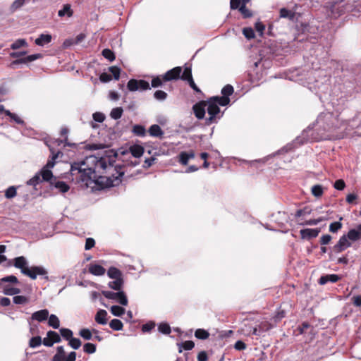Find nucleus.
I'll use <instances>...</instances> for the list:
<instances>
[{
  "label": "nucleus",
  "instance_id": "1",
  "mask_svg": "<svg viewBox=\"0 0 361 361\" xmlns=\"http://www.w3.org/2000/svg\"><path fill=\"white\" fill-rule=\"evenodd\" d=\"M90 159L95 161L94 169L90 167L83 168L84 161L73 163L71 167L72 180L80 184L82 188L92 190H100L106 188L116 186L121 182V177L124 175L123 166L114 165L109 158L94 157Z\"/></svg>",
  "mask_w": 361,
  "mask_h": 361
},
{
  "label": "nucleus",
  "instance_id": "2",
  "mask_svg": "<svg viewBox=\"0 0 361 361\" xmlns=\"http://www.w3.org/2000/svg\"><path fill=\"white\" fill-rule=\"evenodd\" d=\"M13 261V266L16 268L20 269L22 274L29 276L30 279L33 280L36 279L37 276L39 275L44 276L46 280H49L47 271L44 267L39 266H33L30 268L27 267V262L25 257L20 256L16 257Z\"/></svg>",
  "mask_w": 361,
  "mask_h": 361
},
{
  "label": "nucleus",
  "instance_id": "3",
  "mask_svg": "<svg viewBox=\"0 0 361 361\" xmlns=\"http://www.w3.org/2000/svg\"><path fill=\"white\" fill-rule=\"evenodd\" d=\"M206 102V107L207 106V113L209 117L206 118V124L210 125L216 122V116L220 113L219 102L215 99V97L209 98Z\"/></svg>",
  "mask_w": 361,
  "mask_h": 361
},
{
  "label": "nucleus",
  "instance_id": "4",
  "mask_svg": "<svg viewBox=\"0 0 361 361\" xmlns=\"http://www.w3.org/2000/svg\"><path fill=\"white\" fill-rule=\"evenodd\" d=\"M102 293L107 299L116 300L123 306L128 305V298L123 291L118 290L115 293L110 290H104Z\"/></svg>",
  "mask_w": 361,
  "mask_h": 361
},
{
  "label": "nucleus",
  "instance_id": "5",
  "mask_svg": "<svg viewBox=\"0 0 361 361\" xmlns=\"http://www.w3.org/2000/svg\"><path fill=\"white\" fill-rule=\"evenodd\" d=\"M234 92L233 87L231 85H225L221 90L222 96H214L215 99L219 102V104L225 106L230 103L229 96Z\"/></svg>",
  "mask_w": 361,
  "mask_h": 361
},
{
  "label": "nucleus",
  "instance_id": "6",
  "mask_svg": "<svg viewBox=\"0 0 361 361\" xmlns=\"http://www.w3.org/2000/svg\"><path fill=\"white\" fill-rule=\"evenodd\" d=\"M76 353L75 351L71 352L66 356V352L63 346H58L56 348V353L53 356L51 361H75Z\"/></svg>",
  "mask_w": 361,
  "mask_h": 361
},
{
  "label": "nucleus",
  "instance_id": "7",
  "mask_svg": "<svg viewBox=\"0 0 361 361\" xmlns=\"http://www.w3.org/2000/svg\"><path fill=\"white\" fill-rule=\"evenodd\" d=\"M61 341V336L56 331H49L47 337L43 339V344L47 347H51L54 343Z\"/></svg>",
  "mask_w": 361,
  "mask_h": 361
},
{
  "label": "nucleus",
  "instance_id": "8",
  "mask_svg": "<svg viewBox=\"0 0 361 361\" xmlns=\"http://www.w3.org/2000/svg\"><path fill=\"white\" fill-rule=\"evenodd\" d=\"M345 235H343L339 238L338 243L333 247V250L336 253H340L351 246V243Z\"/></svg>",
  "mask_w": 361,
  "mask_h": 361
},
{
  "label": "nucleus",
  "instance_id": "9",
  "mask_svg": "<svg viewBox=\"0 0 361 361\" xmlns=\"http://www.w3.org/2000/svg\"><path fill=\"white\" fill-rule=\"evenodd\" d=\"M182 72V68L180 66L175 67L168 71L163 75L164 81L168 82L171 80H176L180 78V73Z\"/></svg>",
  "mask_w": 361,
  "mask_h": 361
},
{
  "label": "nucleus",
  "instance_id": "10",
  "mask_svg": "<svg viewBox=\"0 0 361 361\" xmlns=\"http://www.w3.org/2000/svg\"><path fill=\"white\" fill-rule=\"evenodd\" d=\"M206 102L204 100L200 101L192 106L193 113L197 119H203L205 116Z\"/></svg>",
  "mask_w": 361,
  "mask_h": 361
},
{
  "label": "nucleus",
  "instance_id": "11",
  "mask_svg": "<svg viewBox=\"0 0 361 361\" xmlns=\"http://www.w3.org/2000/svg\"><path fill=\"white\" fill-rule=\"evenodd\" d=\"M320 228H305L300 231V237L302 239H312L318 236Z\"/></svg>",
  "mask_w": 361,
  "mask_h": 361
},
{
  "label": "nucleus",
  "instance_id": "12",
  "mask_svg": "<svg viewBox=\"0 0 361 361\" xmlns=\"http://www.w3.org/2000/svg\"><path fill=\"white\" fill-rule=\"evenodd\" d=\"M345 235L353 242L361 240V224L357 225L355 228L350 229Z\"/></svg>",
  "mask_w": 361,
  "mask_h": 361
},
{
  "label": "nucleus",
  "instance_id": "13",
  "mask_svg": "<svg viewBox=\"0 0 361 361\" xmlns=\"http://www.w3.org/2000/svg\"><path fill=\"white\" fill-rule=\"evenodd\" d=\"M49 317V311L47 309L36 311L32 314V319L39 322L46 321Z\"/></svg>",
  "mask_w": 361,
  "mask_h": 361
},
{
  "label": "nucleus",
  "instance_id": "14",
  "mask_svg": "<svg viewBox=\"0 0 361 361\" xmlns=\"http://www.w3.org/2000/svg\"><path fill=\"white\" fill-rule=\"evenodd\" d=\"M41 57H42L41 54H35L29 55L26 57L22 58V59H18L13 61L11 63V66H13L16 64H20V63H26L37 60Z\"/></svg>",
  "mask_w": 361,
  "mask_h": 361
},
{
  "label": "nucleus",
  "instance_id": "15",
  "mask_svg": "<svg viewBox=\"0 0 361 361\" xmlns=\"http://www.w3.org/2000/svg\"><path fill=\"white\" fill-rule=\"evenodd\" d=\"M50 185L59 189L60 192L64 193L69 190V185L64 181L57 180L56 178H54V180H51Z\"/></svg>",
  "mask_w": 361,
  "mask_h": 361
},
{
  "label": "nucleus",
  "instance_id": "16",
  "mask_svg": "<svg viewBox=\"0 0 361 361\" xmlns=\"http://www.w3.org/2000/svg\"><path fill=\"white\" fill-rule=\"evenodd\" d=\"M341 279V277L337 274H327L322 276L319 279V283L320 285H324L327 282L331 281L332 283H336Z\"/></svg>",
  "mask_w": 361,
  "mask_h": 361
},
{
  "label": "nucleus",
  "instance_id": "17",
  "mask_svg": "<svg viewBox=\"0 0 361 361\" xmlns=\"http://www.w3.org/2000/svg\"><path fill=\"white\" fill-rule=\"evenodd\" d=\"M52 37L49 34H41L35 40V43L37 46L43 47L45 44H47L51 42Z\"/></svg>",
  "mask_w": 361,
  "mask_h": 361
},
{
  "label": "nucleus",
  "instance_id": "18",
  "mask_svg": "<svg viewBox=\"0 0 361 361\" xmlns=\"http://www.w3.org/2000/svg\"><path fill=\"white\" fill-rule=\"evenodd\" d=\"M89 272L94 276H102L105 274V269L97 264H90L89 266Z\"/></svg>",
  "mask_w": 361,
  "mask_h": 361
},
{
  "label": "nucleus",
  "instance_id": "19",
  "mask_svg": "<svg viewBox=\"0 0 361 361\" xmlns=\"http://www.w3.org/2000/svg\"><path fill=\"white\" fill-rule=\"evenodd\" d=\"M107 312L104 310H99L94 317L95 322L99 324L104 325L107 323Z\"/></svg>",
  "mask_w": 361,
  "mask_h": 361
},
{
  "label": "nucleus",
  "instance_id": "20",
  "mask_svg": "<svg viewBox=\"0 0 361 361\" xmlns=\"http://www.w3.org/2000/svg\"><path fill=\"white\" fill-rule=\"evenodd\" d=\"M325 118L326 121H331V124H328L329 130L338 128L339 127L338 116H334L332 113H329L325 115Z\"/></svg>",
  "mask_w": 361,
  "mask_h": 361
},
{
  "label": "nucleus",
  "instance_id": "21",
  "mask_svg": "<svg viewBox=\"0 0 361 361\" xmlns=\"http://www.w3.org/2000/svg\"><path fill=\"white\" fill-rule=\"evenodd\" d=\"M129 152L135 158H140L144 154V147L139 145H133L129 147Z\"/></svg>",
  "mask_w": 361,
  "mask_h": 361
},
{
  "label": "nucleus",
  "instance_id": "22",
  "mask_svg": "<svg viewBox=\"0 0 361 361\" xmlns=\"http://www.w3.org/2000/svg\"><path fill=\"white\" fill-rule=\"evenodd\" d=\"M148 132L149 134L152 137H161L164 135V131L157 124L152 125L149 127Z\"/></svg>",
  "mask_w": 361,
  "mask_h": 361
},
{
  "label": "nucleus",
  "instance_id": "23",
  "mask_svg": "<svg viewBox=\"0 0 361 361\" xmlns=\"http://www.w3.org/2000/svg\"><path fill=\"white\" fill-rule=\"evenodd\" d=\"M21 292L20 289L16 287H12L9 284L3 286V293L6 295H15Z\"/></svg>",
  "mask_w": 361,
  "mask_h": 361
},
{
  "label": "nucleus",
  "instance_id": "24",
  "mask_svg": "<svg viewBox=\"0 0 361 361\" xmlns=\"http://www.w3.org/2000/svg\"><path fill=\"white\" fill-rule=\"evenodd\" d=\"M107 275L112 279H123L122 272L114 267H111L107 271Z\"/></svg>",
  "mask_w": 361,
  "mask_h": 361
},
{
  "label": "nucleus",
  "instance_id": "25",
  "mask_svg": "<svg viewBox=\"0 0 361 361\" xmlns=\"http://www.w3.org/2000/svg\"><path fill=\"white\" fill-rule=\"evenodd\" d=\"M73 14V11L71 9V6L68 4H64L63 6V8L59 10L58 12V16L59 17H63L67 16L68 17H71Z\"/></svg>",
  "mask_w": 361,
  "mask_h": 361
},
{
  "label": "nucleus",
  "instance_id": "26",
  "mask_svg": "<svg viewBox=\"0 0 361 361\" xmlns=\"http://www.w3.org/2000/svg\"><path fill=\"white\" fill-rule=\"evenodd\" d=\"M39 173L40 174V176L42 177V180L44 181H49L50 183L51 180H54L53 173L49 169L42 168Z\"/></svg>",
  "mask_w": 361,
  "mask_h": 361
},
{
  "label": "nucleus",
  "instance_id": "27",
  "mask_svg": "<svg viewBox=\"0 0 361 361\" xmlns=\"http://www.w3.org/2000/svg\"><path fill=\"white\" fill-rule=\"evenodd\" d=\"M280 17L283 18H288L290 20H293L295 16V13L288 10L286 8H282L280 9Z\"/></svg>",
  "mask_w": 361,
  "mask_h": 361
},
{
  "label": "nucleus",
  "instance_id": "28",
  "mask_svg": "<svg viewBox=\"0 0 361 361\" xmlns=\"http://www.w3.org/2000/svg\"><path fill=\"white\" fill-rule=\"evenodd\" d=\"M123 279H114L109 283V287L115 290H121L123 285Z\"/></svg>",
  "mask_w": 361,
  "mask_h": 361
},
{
  "label": "nucleus",
  "instance_id": "29",
  "mask_svg": "<svg viewBox=\"0 0 361 361\" xmlns=\"http://www.w3.org/2000/svg\"><path fill=\"white\" fill-rule=\"evenodd\" d=\"M6 283H18V279L13 275L8 276L0 279V288L3 289V286L6 285Z\"/></svg>",
  "mask_w": 361,
  "mask_h": 361
},
{
  "label": "nucleus",
  "instance_id": "30",
  "mask_svg": "<svg viewBox=\"0 0 361 361\" xmlns=\"http://www.w3.org/2000/svg\"><path fill=\"white\" fill-rule=\"evenodd\" d=\"M132 132L134 135L139 137H144L146 135V129L142 125H135L133 127Z\"/></svg>",
  "mask_w": 361,
  "mask_h": 361
},
{
  "label": "nucleus",
  "instance_id": "31",
  "mask_svg": "<svg viewBox=\"0 0 361 361\" xmlns=\"http://www.w3.org/2000/svg\"><path fill=\"white\" fill-rule=\"evenodd\" d=\"M50 150H51V154H52L51 159L48 160L47 164L44 167V168L47 169H49L54 167V166L55 164V160L59 157V155L60 154H61V152H59V151H58L56 153H54V151L53 149H50Z\"/></svg>",
  "mask_w": 361,
  "mask_h": 361
},
{
  "label": "nucleus",
  "instance_id": "32",
  "mask_svg": "<svg viewBox=\"0 0 361 361\" xmlns=\"http://www.w3.org/2000/svg\"><path fill=\"white\" fill-rule=\"evenodd\" d=\"M311 192L314 197L319 198L324 194V188L321 185H314L311 188Z\"/></svg>",
  "mask_w": 361,
  "mask_h": 361
},
{
  "label": "nucleus",
  "instance_id": "33",
  "mask_svg": "<svg viewBox=\"0 0 361 361\" xmlns=\"http://www.w3.org/2000/svg\"><path fill=\"white\" fill-rule=\"evenodd\" d=\"M27 42L25 39H18L11 45V49L16 50L21 47H27Z\"/></svg>",
  "mask_w": 361,
  "mask_h": 361
},
{
  "label": "nucleus",
  "instance_id": "34",
  "mask_svg": "<svg viewBox=\"0 0 361 361\" xmlns=\"http://www.w3.org/2000/svg\"><path fill=\"white\" fill-rule=\"evenodd\" d=\"M178 345L179 346L178 352L180 353H182V349H184L185 350H190L195 347V343L192 341H186Z\"/></svg>",
  "mask_w": 361,
  "mask_h": 361
},
{
  "label": "nucleus",
  "instance_id": "35",
  "mask_svg": "<svg viewBox=\"0 0 361 361\" xmlns=\"http://www.w3.org/2000/svg\"><path fill=\"white\" fill-rule=\"evenodd\" d=\"M48 324L49 326L53 327L54 329H56L59 328L60 326V321L59 318L55 314H51L48 317Z\"/></svg>",
  "mask_w": 361,
  "mask_h": 361
},
{
  "label": "nucleus",
  "instance_id": "36",
  "mask_svg": "<svg viewBox=\"0 0 361 361\" xmlns=\"http://www.w3.org/2000/svg\"><path fill=\"white\" fill-rule=\"evenodd\" d=\"M109 326L114 331H120L123 329V324L118 319H114L109 322Z\"/></svg>",
  "mask_w": 361,
  "mask_h": 361
},
{
  "label": "nucleus",
  "instance_id": "37",
  "mask_svg": "<svg viewBox=\"0 0 361 361\" xmlns=\"http://www.w3.org/2000/svg\"><path fill=\"white\" fill-rule=\"evenodd\" d=\"M195 336L198 339L204 340L209 338V333L203 329H198L195 332Z\"/></svg>",
  "mask_w": 361,
  "mask_h": 361
},
{
  "label": "nucleus",
  "instance_id": "38",
  "mask_svg": "<svg viewBox=\"0 0 361 361\" xmlns=\"http://www.w3.org/2000/svg\"><path fill=\"white\" fill-rule=\"evenodd\" d=\"M102 56L109 61L112 62L115 60L116 56L113 51L109 49H104L102 51Z\"/></svg>",
  "mask_w": 361,
  "mask_h": 361
},
{
  "label": "nucleus",
  "instance_id": "39",
  "mask_svg": "<svg viewBox=\"0 0 361 361\" xmlns=\"http://www.w3.org/2000/svg\"><path fill=\"white\" fill-rule=\"evenodd\" d=\"M68 133V129L67 128H61L60 134L61 136H64L65 138L63 140H61L60 142L64 143V145H67V146H70V147H73V146L75 147V143H71L68 142V137H67Z\"/></svg>",
  "mask_w": 361,
  "mask_h": 361
},
{
  "label": "nucleus",
  "instance_id": "40",
  "mask_svg": "<svg viewBox=\"0 0 361 361\" xmlns=\"http://www.w3.org/2000/svg\"><path fill=\"white\" fill-rule=\"evenodd\" d=\"M158 330L161 334L166 335L169 334L171 331L169 324L166 322L160 323L158 326Z\"/></svg>",
  "mask_w": 361,
  "mask_h": 361
},
{
  "label": "nucleus",
  "instance_id": "41",
  "mask_svg": "<svg viewBox=\"0 0 361 361\" xmlns=\"http://www.w3.org/2000/svg\"><path fill=\"white\" fill-rule=\"evenodd\" d=\"M60 336L63 337L65 340L68 341L73 337V331L66 328H61L59 329Z\"/></svg>",
  "mask_w": 361,
  "mask_h": 361
},
{
  "label": "nucleus",
  "instance_id": "42",
  "mask_svg": "<svg viewBox=\"0 0 361 361\" xmlns=\"http://www.w3.org/2000/svg\"><path fill=\"white\" fill-rule=\"evenodd\" d=\"M13 301L16 305H25L29 302V298L24 295H16L13 298Z\"/></svg>",
  "mask_w": 361,
  "mask_h": 361
},
{
  "label": "nucleus",
  "instance_id": "43",
  "mask_svg": "<svg viewBox=\"0 0 361 361\" xmlns=\"http://www.w3.org/2000/svg\"><path fill=\"white\" fill-rule=\"evenodd\" d=\"M286 317V312L283 310H279L271 318V321L276 324Z\"/></svg>",
  "mask_w": 361,
  "mask_h": 361
},
{
  "label": "nucleus",
  "instance_id": "44",
  "mask_svg": "<svg viewBox=\"0 0 361 361\" xmlns=\"http://www.w3.org/2000/svg\"><path fill=\"white\" fill-rule=\"evenodd\" d=\"M258 326H259V331H260L261 333H263V332L268 331L269 330L272 329L274 327V325L269 322L264 321V322H262L258 325Z\"/></svg>",
  "mask_w": 361,
  "mask_h": 361
},
{
  "label": "nucleus",
  "instance_id": "45",
  "mask_svg": "<svg viewBox=\"0 0 361 361\" xmlns=\"http://www.w3.org/2000/svg\"><path fill=\"white\" fill-rule=\"evenodd\" d=\"M42 343H43V340L39 336L32 337L29 341V345L30 348H36L39 346Z\"/></svg>",
  "mask_w": 361,
  "mask_h": 361
},
{
  "label": "nucleus",
  "instance_id": "46",
  "mask_svg": "<svg viewBox=\"0 0 361 361\" xmlns=\"http://www.w3.org/2000/svg\"><path fill=\"white\" fill-rule=\"evenodd\" d=\"M111 312L116 317L122 316L125 312V309L118 305H113L111 307Z\"/></svg>",
  "mask_w": 361,
  "mask_h": 361
},
{
  "label": "nucleus",
  "instance_id": "47",
  "mask_svg": "<svg viewBox=\"0 0 361 361\" xmlns=\"http://www.w3.org/2000/svg\"><path fill=\"white\" fill-rule=\"evenodd\" d=\"M68 341V345H70L74 350L78 349L82 345L81 341L78 338L72 337Z\"/></svg>",
  "mask_w": 361,
  "mask_h": 361
},
{
  "label": "nucleus",
  "instance_id": "48",
  "mask_svg": "<svg viewBox=\"0 0 361 361\" xmlns=\"http://www.w3.org/2000/svg\"><path fill=\"white\" fill-rule=\"evenodd\" d=\"M123 111V110L121 107L114 108L111 111L110 116L112 118L117 120L122 116Z\"/></svg>",
  "mask_w": 361,
  "mask_h": 361
},
{
  "label": "nucleus",
  "instance_id": "49",
  "mask_svg": "<svg viewBox=\"0 0 361 361\" xmlns=\"http://www.w3.org/2000/svg\"><path fill=\"white\" fill-rule=\"evenodd\" d=\"M239 11L244 18H248L252 16V13L246 7V4H242L239 8Z\"/></svg>",
  "mask_w": 361,
  "mask_h": 361
},
{
  "label": "nucleus",
  "instance_id": "50",
  "mask_svg": "<svg viewBox=\"0 0 361 361\" xmlns=\"http://www.w3.org/2000/svg\"><path fill=\"white\" fill-rule=\"evenodd\" d=\"M164 82L165 81H164L163 75H158V76L154 78L152 80L151 85H152V87L156 88V87H161L163 85V82Z\"/></svg>",
  "mask_w": 361,
  "mask_h": 361
},
{
  "label": "nucleus",
  "instance_id": "51",
  "mask_svg": "<svg viewBox=\"0 0 361 361\" xmlns=\"http://www.w3.org/2000/svg\"><path fill=\"white\" fill-rule=\"evenodd\" d=\"M243 34L247 39H254L255 37L253 29L250 27H244L243 29Z\"/></svg>",
  "mask_w": 361,
  "mask_h": 361
},
{
  "label": "nucleus",
  "instance_id": "52",
  "mask_svg": "<svg viewBox=\"0 0 361 361\" xmlns=\"http://www.w3.org/2000/svg\"><path fill=\"white\" fill-rule=\"evenodd\" d=\"M180 78L183 80L188 81V80L192 78V70L190 67H185L183 74L180 75Z\"/></svg>",
  "mask_w": 361,
  "mask_h": 361
},
{
  "label": "nucleus",
  "instance_id": "53",
  "mask_svg": "<svg viewBox=\"0 0 361 361\" xmlns=\"http://www.w3.org/2000/svg\"><path fill=\"white\" fill-rule=\"evenodd\" d=\"M6 115L9 116L17 124H23L24 121L17 114L11 113L10 111H6Z\"/></svg>",
  "mask_w": 361,
  "mask_h": 361
},
{
  "label": "nucleus",
  "instance_id": "54",
  "mask_svg": "<svg viewBox=\"0 0 361 361\" xmlns=\"http://www.w3.org/2000/svg\"><path fill=\"white\" fill-rule=\"evenodd\" d=\"M128 90L134 92L138 90V80L130 79L127 84Z\"/></svg>",
  "mask_w": 361,
  "mask_h": 361
},
{
  "label": "nucleus",
  "instance_id": "55",
  "mask_svg": "<svg viewBox=\"0 0 361 361\" xmlns=\"http://www.w3.org/2000/svg\"><path fill=\"white\" fill-rule=\"evenodd\" d=\"M96 345L92 343H87L83 345V350L87 354H92L96 351Z\"/></svg>",
  "mask_w": 361,
  "mask_h": 361
},
{
  "label": "nucleus",
  "instance_id": "56",
  "mask_svg": "<svg viewBox=\"0 0 361 361\" xmlns=\"http://www.w3.org/2000/svg\"><path fill=\"white\" fill-rule=\"evenodd\" d=\"M40 182H41L40 174L39 173H37L27 182V184L29 185L35 187Z\"/></svg>",
  "mask_w": 361,
  "mask_h": 361
},
{
  "label": "nucleus",
  "instance_id": "57",
  "mask_svg": "<svg viewBox=\"0 0 361 361\" xmlns=\"http://www.w3.org/2000/svg\"><path fill=\"white\" fill-rule=\"evenodd\" d=\"M342 228V224L340 221H335L330 224L329 231L331 233H337Z\"/></svg>",
  "mask_w": 361,
  "mask_h": 361
},
{
  "label": "nucleus",
  "instance_id": "58",
  "mask_svg": "<svg viewBox=\"0 0 361 361\" xmlns=\"http://www.w3.org/2000/svg\"><path fill=\"white\" fill-rule=\"evenodd\" d=\"M16 188L14 186L9 187L5 192V197L8 199L14 197L16 195Z\"/></svg>",
  "mask_w": 361,
  "mask_h": 361
},
{
  "label": "nucleus",
  "instance_id": "59",
  "mask_svg": "<svg viewBox=\"0 0 361 361\" xmlns=\"http://www.w3.org/2000/svg\"><path fill=\"white\" fill-rule=\"evenodd\" d=\"M79 334L85 340H90L92 337V332L88 329H81L79 332Z\"/></svg>",
  "mask_w": 361,
  "mask_h": 361
},
{
  "label": "nucleus",
  "instance_id": "60",
  "mask_svg": "<svg viewBox=\"0 0 361 361\" xmlns=\"http://www.w3.org/2000/svg\"><path fill=\"white\" fill-rule=\"evenodd\" d=\"M178 158H179V162L182 165H183V166L188 165L189 159L188 157L187 152H181L178 155Z\"/></svg>",
  "mask_w": 361,
  "mask_h": 361
},
{
  "label": "nucleus",
  "instance_id": "61",
  "mask_svg": "<svg viewBox=\"0 0 361 361\" xmlns=\"http://www.w3.org/2000/svg\"><path fill=\"white\" fill-rule=\"evenodd\" d=\"M109 72L111 73L115 80H118L120 78L121 69L117 66H111L109 68Z\"/></svg>",
  "mask_w": 361,
  "mask_h": 361
},
{
  "label": "nucleus",
  "instance_id": "62",
  "mask_svg": "<svg viewBox=\"0 0 361 361\" xmlns=\"http://www.w3.org/2000/svg\"><path fill=\"white\" fill-rule=\"evenodd\" d=\"M154 97L157 100H164L167 97V94L162 90H157L154 94Z\"/></svg>",
  "mask_w": 361,
  "mask_h": 361
},
{
  "label": "nucleus",
  "instance_id": "63",
  "mask_svg": "<svg viewBox=\"0 0 361 361\" xmlns=\"http://www.w3.org/2000/svg\"><path fill=\"white\" fill-rule=\"evenodd\" d=\"M149 89L150 86L147 81L145 80H138V90H147Z\"/></svg>",
  "mask_w": 361,
  "mask_h": 361
},
{
  "label": "nucleus",
  "instance_id": "64",
  "mask_svg": "<svg viewBox=\"0 0 361 361\" xmlns=\"http://www.w3.org/2000/svg\"><path fill=\"white\" fill-rule=\"evenodd\" d=\"M334 187L338 190H343L345 188V183L343 179L336 180Z\"/></svg>",
  "mask_w": 361,
  "mask_h": 361
}]
</instances>
